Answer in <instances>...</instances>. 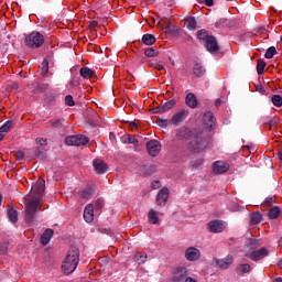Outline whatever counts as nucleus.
Returning a JSON list of instances; mask_svg holds the SVG:
<instances>
[{
	"label": "nucleus",
	"mask_w": 282,
	"mask_h": 282,
	"mask_svg": "<svg viewBox=\"0 0 282 282\" xmlns=\"http://www.w3.org/2000/svg\"><path fill=\"white\" fill-rule=\"evenodd\" d=\"M43 193H45V180L40 177L37 182L32 185L31 192L28 195L26 207H25V221L26 224H32L34 221V215L36 210H41L43 203Z\"/></svg>",
	"instance_id": "1"
},
{
	"label": "nucleus",
	"mask_w": 282,
	"mask_h": 282,
	"mask_svg": "<svg viewBox=\"0 0 282 282\" xmlns=\"http://www.w3.org/2000/svg\"><path fill=\"white\" fill-rule=\"evenodd\" d=\"M80 262V251H78V248L72 247L62 262V271L64 274H72L78 267V263Z\"/></svg>",
	"instance_id": "2"
},
{
	"label": "nucleus",
	"mask_w": 282,
	"mask_h": 282,
	"mask_svg": "<svg viewBox=\"0 0 282 282\" xmlns=\"http://www.w3.org/2000/svg\"><path fill=\"white\" fill-rule=\"evenodd\" d=\"M209 141L210 137L204 135V132H198L192 138L189 150L193 151V153H202V151H206L208 148Z\"/></svg>",
	"instance_id": "3"
},
{
	"label": "nucleus",
	"mask_w": 282,
	"mask_h": 282,
	"mask_svg": "<svg viewBox=\"0 0 282 282\" xmlns=\"http://www.w3.org/2000/svg\"><path fill=\"white\" fill-rule=\"evenodd\" d=\"M247 248H249V250H246V254L249 257V259H252V261H260V259L268 257V249L265 248L254 251L257 248H259V240L257 239H250Z\"/></svg>",
	"instance_id": "4"
},
{
	"label": "nucleus",
	"mask_w": 282,
	"mask_h": 282,
	"mask_svg": "<svg viewBox=\"0 0 282 282\" xmlns=\"http://www.w3.org/2000/svg\"><path fill=\"white\" fill-rule=\"evenodd\" d=\"M24 43L26 47H32V50H36L45 43V37L43 34L39 32H32L31 34L25 36Z\"/></svg>",
	"instance_id": "5"
},
{
	"label": "nucleus",
	"mask_w": 282,
	"mask_h": 282,
	"mask_svg": "<svg viewBox=\"0 0 282 282\" xmlns=\"http://www.w3.org/2000/svg\"><path fill=\"white\" fill-rule=\"evenodd\" d=\"M88 142L89 138L83 134L69 135L65 139V144H67V147H85Z\"/></svg>",
	"instance_id": "6"
},
{
	"label": "nucleus",
	"mask_w": 282,
	"mask_h": 282,
	"mask_svg": "<svg viewBox=\"0 0 282 282\" xmlns=\"http://www.w3.org/2000/svg\"><path fill=\"white\" fill-rule=\"evenodd\" d=\"M147 149L149 155H151L152 158H158L160 151L162 150V144H160V141L158 140H151L147 143Z\"/></svg>",
	"instance_id": "7"
},
{
	"label": "nucleus",
	"mask_w": 282,
	"mask_h": 282,
	"mask_svg": "<svg viewBox=\"0 0 282 282\" xmlns=\"http://www.w3.org/2000/svg\"><path fill=\"white\" fill-rule=\"evenodd\" d=\"M185 259L187 261H199L202 259V251L195 247H189L185 250Z\"/></svg>",
	"instance_id": "8"
},
{
	"label": "nucleus",
	"mask_w": 282,
	"mask_h": 282,
	"mask_svg": "<svg viewBox=\"0 0 282 282\" xmlns=\"http://www.w3.org/2000/svg\"><path fill=\"white\" fill-rule=\"evenodd\" d=\"M207 228L209 232H224V230H226V223L221 220H212L208 223Z\"/></svg>",
	"instance_id": "9"
},
{
	"label": "nucleus",
	"mask_w": 282,
	"mask_h": 282,
	"mask_svg": "<svg viewBox=\"0 0 282 282\" xmlns=\"http://www.w3.org/2000/svg\"><path fill=\"white\" fill-rule=\"evenodd\" d=\"M204 124L207 129H213L215 127V122H217V119L215 118V115L212 111H208L204 115Z\"/></svg>",
	"instance_id": "10"
},
{
	"label": "nucleus",
	"mask_w": 282,
	"mask_h": 282,
	"mask_svg": "<svg viewBox=\"0 0 282 282\" xmlns=\"http://www.w3.org/2000/svg\"><path fill=\"white\" fill-rule=\"evenodd\" d=\"M93 166L98 175H102V173L107 172V163L100 159H96L93 162Z\"/></svg>",
	"instance_id": "11"
},
{
	"label": "nucleus",
	"mask_w": 282,
	"mask_h": 282,
	"mask_svg": "<svg viewBox=\"0 0 282 282\" xmlns=\"http://www.w3.org/2000/svg\"><path fill=\"white\" fill-rule=\"evenodd\" d=\"M167 200H169V188L164 187L159 192L156 196V204L158 206H164V204H166Z\"/></svg>",
	"instance_id": "12"
},
{
	"label": "nucleus",
	"mask_w": 282,
	"mask_h": 282,
	"mask_svg": "<svg viewBox=\"0 0 282 282\" xmlns=\"http://www.w3.org/2000/svg\"><path fill=\"white\" fill-rule=\"evenodd\" d=\"M186 118H188V110H181L172 117V124H180V122H184Z\"/></svg>",
	"instance_id": "13"
},
{
	"label": "nucleus",
	"mask_w": 282,
	"mask_h": 282,
	"mask_svg": "<svg viewBox=\"0 0 282 282\" xmlns=\"http://www.w3.org/2000/svg\"><path fill=\"white\" fill-rule=\"evenodd\" d=\"M186 268L184 267H180L174 271V275L172 278L173 282H180V281H184L185 276H186Z\"/></svg>",
	"instance_id": "14"
},
{
	"label": "nucleus",
	"mask_w": 282,
	"mask_h": 282,
	"mask_svg": "<svg viewBox=\"0 0 282 282\" xmlns=\"http://www.w3.org/2000/svg\"><path fill=\"white\" fill-rule=\"evenodd\" d=\"M84 219L87 224H91V221H94V205H86L84 209Z\"/></svg>",
	"instance_id": "15"
},
{
	"label": "nucleus",
	"mask_w": 282,
	"mask_h": 282,
	"mask_svg": "<svg viewBox=\"0 0 282 282\" xmlns=\"http://www.w3.org/2000/svg\"><path fill=\"white\" fill-rule=\"evenodd\" d=\"M206 48L208 52H217L219 46L217 45V40L215 36H208L206 40Z\"/></svg>",
	"instance_id": "16"
},
{
	"label": "nucleus",
	"mask_w": 282,
	"mask_h": 282,
	"mask_svg": "<svg viewBox=\"0 0 282 282\" xmlns=\"http://www.w3.org/2000/svg\"><path fill=\"white\" fill-rule=\"evenodd\" d=\"M185 104L187 105V107H189L191 109H195L197 108L198 101H197V97L195 96V94L193 93H188L185 97Z\"/></svg>",
	"instance_id": "17"
},
{
	"label": "nucleus",
	"mask_w": 282,
	"mask_h": 282,
	"mask_svg": "<svg viewBox=\"0 0 282 282\" xmlns=\"http://www.w3.org/2000/svg\"><path fill=\"white\" fill-rule=\"evenodd\" d=\"M230 169V165L224 161H216L214 163V173H226Z\"/></svg>",
	"instance_id": "18"
},
{
	"label": "nucleus",
	"mask_w": 282,
	"mask_h": 282,
	"mask_svg": "<svg viewBox=\"0 0 282 282\" xmlns=\"http://www.w3.org/2000/svg\"><path fill=\"white\" fill-rule=\"evenodd\" d=\"M192 74V78H202V76L206 74V69L204 68V66H202V64L197 63L194 65Z\"/></svg>",
	"instance_id": "19"
},
{
	"label": "nucleus",
	"mask_w": 282,
	"mask_h": 282,
	"mask_svg": "<svg viewBox=\"0 0 282 282\" xmlns=\"http://www.w3.org/2000/svg\"><path fill=\"white\" fill-rule=\"evenodd\" d=\"M234 258L232 256H227L225 259L217 260L216 263L218 267H220L223 270H226L232 265Z\"/></svg>",
	"instance_id": "20"
},
{
	"label": "nucleus",
	"mask_w": 282,
	"mask_h": 282,
	"mask_svg": "<svg viewBox=\"0 0 282 282\" xmlns=\"http://www.w3.org/2000/svg\"><path fill=\"white\" fill-rule=\"evenodd\" d=\"M52 237H54V230L52 229H46L42 237H41V243L42 246H47L50 241L52 240Z\"/></svg>",
	"instance_id": "21"
},
{
	"label": "nucleus",
	"mask_w": 282,
	"mask_h": 282,
	"mask_svg": "<svg viewBox=\"0 0 282 282\" xmlns=\"http://www.w3.org/2000/svg\"><path fill=\"white\" fill-rule=\"evenodd\" d=\"M78 195H79V197H82V199H89V197H91V195H94V187H91V186L83 187L78 192Z\"/></svg>",
	"instance_id": "22"
},
{
	"label": "nucleus",
	"mask_w": 282,
	"mask_h": 282,
	"mask_svg": "<svg viewBox=\"0 0 282 282\" xmlns=\"http://www.w3.org/2000/svg\"><path fill=\"white\" fill-rule=\"evenodd\" d=\"M176 138L178 140H186V139L191 138V129L181 128L180 130H177Z\"/></svg>",
	"instance_id": "23"
},
{
	"label": "nucleus",
	"mask_w": 282,
	"mask_h": 282,
	"mask_svg": "<svg viewBox=\"0 0 282 282\" xmlns=\"http://www.w3.org/2000/svg\"><path fill=\"white\" fill-rule=\"evenodd\" d=\"M7 215L11 224H17V221H19V215L17 214L15 209H13L10 205L8 206Z\"/></svg>",
	"instance_id": "24"
},
{
	"label": "nucleus",
	"mask_w": 282,
	"mask_h": 282,
	"mask_svg": "<svg viewBox=\"0 0 282 282\" xmlns=\"http://www.w3.org/2000/svg\"><path fill=\"white\" fill-rule=\"evenodd\" d=\"M185 26L187 30H197V20L195 18L189 17L185 20Z\"/></svg>",
	"instance_id": "25"
},
{
	"label": "nucleus",
	"mask_w": 282,
	"mask_h": 282,
	"mask_svg": "<svg viewBox=\"0 0 282 282\" xmlns=\"http://www.w3.org/2000/svg\"><path fill=\"white\" fill-rule=\"evenodd\" d=\"M141 41L143 45H153L155 44V36L153 34H144Z\"/></svg>",
	"instance_id": "26"
},
{
	"label": "nucleus",
	"mask_w": 282,
	"mask_h": 282,
	"mask_svg": "<svg viewBox=\"0 0 282 282\" xmlns=\"http://www.w3.org/2000/svg\"><path fill=\"white\" fill-rule=\"evenodd\" d=\"M79 74L85 79H89L94 77V70H91L89 67H82L79 70Z\"/></svg>",
	"instance_id": "27"
},
{
	"label": "nucleus",
	"mask_w": 282,
	"mask_h": 282,
	"mask_svg": "<svg viewBox=\"0 0 282 282\" xmlns=\"http://www.w3.org/2000/svg\"><path fill=\"white\" fill-rule=\"evenodd\" d=\"M261 219H262V216H261V213L259 212L252 213L250 215V224L252 226H257V224H261Z\"/></svg>",
	"instance_id": "28"
},
{
	"label": "nucleus",
	"mask_w": 282,
	"mask_h": 282,
	"mask_svg": "<svg viewBox=\"0 0 282 282\" xmlns=\"http://www.w3.org/2000/svg\"><path fill=\"white\" fill-rule=\"evenodd\" d=\"M39 72L42 76H45V74H47L50 72V62H47V59H44L40 67H39Z\"/></svg>",
	"instance_id": "29"
},
{
	"label": "nucleus",
	"mask_w": 282,
	"mask_h": 282,
	"mask_svg": "<svg viewBox=\"0 0 282 282\" xmlns=\"http://www.w3.org/2000/svg\"><path fill=\"white\" fill-rule=\"evenodd\" d=\"M175 107V100H170L160 108L159 112L164 113V111H171Z\"/></svg>",
	"instance_id": "30"
},
{
	"label": "nucleus",
	"mask_w": 282,
	"mask_h": 282,
	"mask_svg": "<svg viewBox=\"0 0 282 282\" xmlns=\"http://www.w3.org/2000/svg\"><path fill=\"white\" fill-rule=\"evenodd\" d=\"M122 142L124 144H133L134 147H138V139H135L134 135H126L122 138Z\"/></svg>",
	"instance_id": "31"
},
{
	"label": "nucleus",
	"mask_w": 282,
	"mask_h": 282,
	"mask_svg": "<svg viewBox=\"0 0 282 282\" xmlns=\"http://www.w3.org/2000/svg\"><path fill=\"white\" fill-rule=\"evenodd\" d=\"M279 215H281V208L279 207H272L270 210H269V218L270 219H279Z\"/></svg>",
	"instance_id": "32"
},
{
	"label": "nucleus",
	"mask_w": 282,
	"mask_h": 282,
	"mask_svg": "<svg viewBox=\"0 0 282 282\" xmlns=\"http://www.w3.org/2000/svg\"><path fill=\"white\" fill-rule=\"evenodd\" d=\"M148 218L150 224H158L159 218H158V212L150 209L149 214H148Z\"/></svg>",
	"instance_id": "33"
},
{
	"label": "nucleus",
	"mask_w": 282,
	"mask_h": 282,
	"mask_svg": "<svg viewBox=\"0 0 282 282\" xmlns=\"http://www.w3.org/2000/svg\"><path fill=\"white\" fill-rule=\"evenodd\" d=\"M147 259L148 256L145 253L137 252L134 254V261H137L138 263H147Z\"/></svg>",
	"instance_id": "34"
},
{
	"label": "nucleus",
	"mask_w": 282,
	"mask_h": 282,
	"mask_svg": "<svg viewBox=\"0 0 282 282\" xmlns=\"http://www.w3.org/2000/svg\"><path fill=\"white\" fill-rule=\"evenodd\" d=\"M265 61L263 59H259L258 64H257V72L259 74V76H261V74H263V72H265Z\"/></svg>",
	"instance_id": "35"
},
{
	"label": "nucleus",
	"mask_w": 282,
	"mask_h": 282,
	"mask_svg": "<svg viewBox=\"0 0 282 282\" xmlns=\"http://www.w3.org/2000/svg\"><path fill=\"white\" fill-rule=\"evenodd\" d=\"M144 54H145V56H148V58H153V57L158 56L159 52H158V50L151 47V48H147Z\"/></svg>",
	"instance_id": "36"
},
{
	"label": "nucleus",
	"mask_w": 282,
	"mask_h": 282,
	"mask_svg": "<svg viewBox=\"0 0 282 282\" xmlns=\"http://www.w3.org/2000/svg\"><path fill=\"white\" fill-rule=\"evenodd\" d=\"M12 129V121H7L2 127H0V133H8Z\"/></svg>",
	"instance_id": "37"
},
{
	"label": "nucleus",
	"mask_w": 282,
	"mask_h": 282,
	"mask_svg": "<svg viewBox=\"0 0 282 282\" xmlns=\"http://www.w3.org/2000/svg\"><path fill=\"white\" fill-rule=\"evenodd\" d=\"M276 54V47L271 46L267 50L264 56L265 58H274V55Z\"/></svg>",
	"instance_id": "38"
},
{
	"label": "nucleus",
	"mask_w": 282,
	"mask_h": 282,
	"mask_svg": "<svg viewBox=\"0 0 282 282\" xmlns=\"http://www.w3.org/2000/svg\"><path fill=\"white\" fill-rule=\"evenodd\" d=\"M271 100H272V104L274 105V107H282L281 95H274Z\"/></svg>",
	"instance_id": "39"
},
{
	"label": "nucleus",
	"mask_w": 282,
	"mask_h": 282,
	"mask_svg": "<svg viewBox=\"0 0 282 282\" xmlns=\"http://www.w3.org/2000/svg\"><path fill=\"white\" fill-rule=\"evenodd\" d=\"M208 37V31L206 30H199L197 32V39H199V41H206Z\"/></svg>",
	"instance_id": "40"
},
{
	"label": "nucleus",
	"mask_w": 282,
	"mask_h": 282,
	"mask_svg": "<svg viewBox=\"0 0 282 282\" xmlns=\"http://www.w3.org/2000/svg\"><path fill=\"white\" fill-rule=\"evenodd\" d=\"M238 272H241L242 274L250 272V264L248 263L240 264L238 268Z\"/></svg>",
	"instance_id": "41"
},
{
	"label": "nucleus",
	"mask_w": 282,
	"mask_h": 282,
	"mask_svg": "<svg viewBox=\"0 0 282 282\" xmlns=\"http://www.w3.org/2000/svg\"><path fill=\"white\" fill-rule=\"evenodd\" d=\"M65 105H67L68 107H74L76 105V102H74V97L67 95L65 97Z\"/></svg>",
	"instance_id": "42"
},
{
	"label": "nucleus",
	"mask_w": 282,
	"mask_h": 282,
	"mask_svg": "<svg viewBox=\"0 0 282 282\" xmlns=\"http://www.w3.org/2000/svg\"><path fill=\"white\" fill-rule=\"evenodd\" d=\"M104 207H105V200H102L101 198H98L95 203V208L97 210H102Z\"/></svg>",
	"instance_id": "43"
},
{
	"label": "nucleus",
	"mask_w": 282,
	"mask_h": 282,
	"mask_svg": "<svg viewBox=\"0 0 282 282\" xmlns=\"http://www.w3.org/2000/svg\"><path fill=\"white\" fill-rule=\"evenodd\" d=\"M228 208L232 213H237L238 210H241V206H239L237 203L229 204Z\"/></svg>",
	"instance_id": "44"
},
{
	"label": "nucleus",
	"mask_w": 282,
	"mask_h": 282,
	"mask_svg": "<svg viewBox=\"0 0 282 282\" xmlns=\"http://www.w3.org/2000/svg\"><path fill=\"white\" fill-rule=\"evenodd\" d=\"M35 142L36 144H40V147H45V144H47V139L37 138Z\"/></svg>",
	"instance_id": "45"
},
{
	"label": "nucleus",
	"mask_w": 282,
	"mask_h": 282,
	"mask_svg": "<svg viewBox=\"0 0 282 282\" xmlns=\"http://www.w3.org/2000/svg\"><path fill=\"white\" fill-rule=\"evenodd\" d=\"M51 127H59L61 120L59 119H53L50 121Z\"/></svg>",
	"instance_id": "46"
},
{
	"label": "nucleus",
	"mask_w": 282,
	"mask_h": 282,
	"mask_svg": "<svg viewBox=\"0 0 282 282\" xmlns=\"http://www.w3.org/2000/svg\"><path fill=\"white\" fill-rule=\"evenodd\" d=\"M129 129H130L131 131H137V130H138V123H135V121H131V122L129 123Z\"/></svg>",
	"instance_id": "47"
},
{
	"label": "nucleus",
	"mask_w": 282,
	"mask_h": 282,
	"mask_svg": "<svg viewBox=\"0 0 282 282\" xmlns=\"http://www.w3.org/2000/svg\"><path fill=\"white\" fill-rule=\"evenodd\" d=\"M158 124H159V127H166L169 124V122L164 119H159Z\"/></svg>",
	"instance_id": "48"
},
{
	"label": "nucleus",
	"mask_w": 282,
	"mask_h": 282,
	"mask_svg": "<svg viewBox=\"0 0 282 282\" xmlns=\"http://www.w3.org/2000/svg\"><path fill=\"white\" fill-rule=\"evenodd\" d=\"M205 6H207L208 8H213V6H215V1L214 0H204Z\"/></svg>",
	"instance_id": "49"
},
{
	"label": "nucleus",
	"mask_w": 282,
	"mask_h": 282,
	"mask_svg": "<svg viewBox=\"0 0 282 282\" xmlns=\"http://www.w3.org/2000/svg\"><path fill=\"white\" fill-rule=\"evenodd\" d=\"M151 186H152V188H153L154 191L158 189V188H160V186H161L160 181H154V182H152Z\"/></svg>",
	"instance_id": "50"
},
{
	"label": "nucleus",
	"mask_w": 282,
	"mask_h": 282,
	"mask_svg": "<svg viewBox=\"0 0 282 282\" xmlns=\"http://www.w3.org/2000/svg\"><path fill=\"white\" fill-rule=\"evenodd\" d=\"M273 202H274L273 198H267V199H265L267 206H272Z\"/></svg>",
	"instance_id": "51"
},
{
	"label": "nucleus",
	"mask_w": 282,
	"mask_h": 282,
	"mask_svg": "<svg viewBox=\"0 0 282 282\" xmlns=\"http://www.w3.org/2000/svg\"><path fill=\"white\" fill-rule=\"evenodd\" d=\"M23 155H24L23 152H21V151L17 152V158L19 160H21L23 158Z\"/></svg>",
	"instance_id": "52"
},
{
	"label": "nucleus",
	"mask_w": 282,
	"mask_h": 282,
	"mask_svg": "<svg viewBox=\"0 0 282 282\" xmlns=\"http://www.w3.org/2000/svg\"><path fill=\"white\" fill-rule=\"evenodd\" d=\"M185 282H197L195 279H193V278H187L186 280H185Z\"/></svg>",
	"instance_id": "53"
},
{
	"label": "nucleus",
	"mask_w": 282,
	"mask_h": 282,
	"mask_svg": "<svg viewBox=\"0 0 282 282\" xmlns=\"http://www.w3.org/2000/svg\"><path fill=\"white\" fill-rule=\"evenodd\" d=\"M203 163H204V161H203V160H199V161L195 164V166H202Z\"/></svg>",
	"instance_id": "54"
},
{
	"label": "nucleus",
	"mask_w": 282,
	"mask_h": 282,
	"mask_svg": "<svg viewBox=\"0 0 282 282\" xmlns=\"http://www.w3.org/2000/svg\"><path fill=\"white\" fill-rule=\"evenodd\" d=\"M219 105H221V100H216V107H219Z\"/></svg>",
	"instance_id": "55"
},
{
	"label": "nucleus",
	"mask_w": 282,
	"mask_h": 282,
	"mask_svg": "<svg viewBox=\"0 0 282 282\" xmlns=\"http://www.w3.org/2000/svg\"><path fill=\"white\" fill-rule=\"evenodd\" d=\"M274 282H282V279H281V278H276V279L274 280Z\"/></svg>",
	"instance_id": "56"
},
{
	"label": "nucleus",
	"mask_w": 282,
	"mask_h": 282,
	"mask_svg": "<svg viewBox=\"0 0 282 282\" xmlns=\"http://www.w3.org/2000/svg\"><path fill=\"white\" fill-rule=\"evenodd\" d=\"M13 89H19V85L14 84Z\"/></svg>",
	"instance_id": "57"
},
{
	"label": "nucleus",
	"mask_w": 282,
	"mask_h": 282,
	"mask_svg": "<svg viewBox=\"0 0 282 282\" xmlns=\"http://www.w3.org/2000/svg\"><path fill=\"white\" fill-rule=\"evenodd\" d=\"M279 267L282 269V259L279 262Z\"/></svg>",
	"instance_id": "58"
},
{
	"label": "nucleus",
	"mask_w": 282,
	"mask_h": 282,
	"mask_svg": "<svg viewBox=\"0 0 282 282\" xmlns=\"http://www.w3.org/2000/svg\"><path fill=\"white\" fill-rule=\"evenodd\" d=\"M1 140H3V134L0 133V142H1Z\"/></svg>",
	"instance_id": "59"
},
{
	"label": "nucleus",
	"mask_w": 282,
	"mask_h": 282,
	"mask_svg": "<svg viewBox=\"0 0 282 282\" xmlns=\"http://www.w3.org/2000/svg\"><path fill=\"white\" fill-rule=\"evenodd\" d=\"M1 199H3V196L0 194V204H1Z\"/></svg>",
	"instance_id": "60"
}]
</instances>
